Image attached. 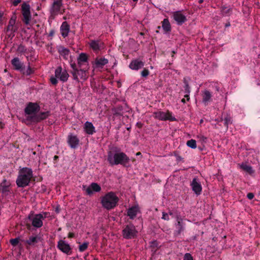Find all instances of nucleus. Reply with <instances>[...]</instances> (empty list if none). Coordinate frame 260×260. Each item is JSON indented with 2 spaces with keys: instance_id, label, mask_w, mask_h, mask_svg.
<instances>
[{
  "instance_id": "nucleus-17",
  "label": "nucleus",
  "mask_w": 260,
  "mask_h": 260,
  "mask_svg": "<svg viewBox=\"0 0 260 260\" xmlns=\"http://www.w3.org/2000/svg\"><path fill=\"white\" fill-rule=\"evenodd\" d=\"M140 213L138 206H135L129 208L127 211V215L131 219H134Z\"/></svg>"
},
{
  "instance_id": "nucleus-26",
  "label": "nucleus",
  "mask_w": 260,
  "mask_h": 260,
  "mask_svg": "<svg viewBox=\"0 0 260 260\" xmlns=\"http://www.w3.org/2000/svg\"><path fill=\"white\" fill-rule=\"evenodd\" d=\"M239 167L241 169L250 174H252L254 172L252 167L245 163L239 165Z\"/></svg>"
},
{
  "instance_id": "nucleus-18",
  "label": "nucleus",
  "mask_w": 260,
  "mask_h": 260,
  "mask_svg": "<svg viewBox=\"0 0 260 260\" xmlns=\"http://www.w3.org/2000/svg\"><path fill=\"white\" fill-rule=\"evenodd\" d=\"M191 185L193 191L197 194H200L202 188L200 183L196 178L193 179Z\"/></svg>"
},
{
  "instance_id": "nucleus-29",
  "label": "nucleus",
  "mask_w": 260,
  "mask_h": 260,
  "mask_svg": "<svg viewBox=\"0 0 260 260\" xmlns=\"http://www.w3.org/2000/svg\"><path fill=\"white\" fill-rule=\"evenodd\" d=\"M59 52L64 58H67L68 57L69 53V51L68 49L63 47H60L59 49Z\"/></svg>"
},
{
  "instance_id": "nucleus-42",
  "label": "nucleus",
  "mask_w": 260,
  "mask_h": 260,
  "mask_svg": "<svg viewBox=\"0 0 260 260\" xmlns=\"http://www.w3.org/2000/svg\"><path fill=\"white\" fill-rule=\"evenodd\" d=\"M247 197L249 200H251L253 198L254 194L252 193H248Z\"/></svg>"
},
{
  "instance_id": "nucleus-38",
  "label": "nucleus",
  "mask_w": 260,
  "mask_h": 260,
  "mask_svg": "<svg viewBox=\"0 0 260 260\" xmlns=\"http://www.w3.org/2000/svg\"><path fill=\"white\" fill-rule=\"evenodd\" d=\"M172 213H170V214H168L165 212H162V219L166 220H169L170 219L169 218V215H172Z\"/></svg>"
},
{
  "instance_id": "nucleus-7",
  "label": "nucleus",
  "mask_w": 260,
  "mask_h": 260,
  "mask_svg": "<svg viewBox=\"0 0 260 260\" xmlns=\"http://www.w3.org/2000/svg\"><path fill=\"white\" fill-rule=\"evenodd\" d=\"M22 12L24 17L23 21L26 25H28L31 19L29 5L26 3L23 4L22 5Z\"/></svg>"
},
{
  "instance_id": "nucleus-47",
  "label": "nucleus",
  "mask_w": 260,
  "mask_h": 260,
  "mask_svg": "<svg viewBox=\"0 0 260 260\" xmlns=\"http://www.w3.org/2000/svg\"><path fill=\"white\" fill-rule=\"evenodd\" d=\"M182 102H183V103H185V99H183L182 100Z\"/></svg>"
},
{
  "instance_id": "nucleus-3",
  "label": "nucleus",
  "mask_w": 260,
  "mask_h": 260,
  "mask_svg": "<svg viewBox=\"0 0 260 260\" xmlns=\"http://www.w3.org/2000/svg\"><path fill=\"white\" fill-rule=\"evenodd\" d=\"M32 177V171L30 169L23 168L19 172L16 180L17 185L19 187H24L28 185Z\"/></svg>"
},
{
  "instance_id": "nucleus-28",
  "label": "nucleus",
  "mask_w": 260,
  "mask_h": 260,
  "mask_svg": "<svg viewBox=\"0 0 260 260\" xmlns=\"http://www.w3.org/2000/svg\"><path fill=\"white\" fill-rule=\"evenodd\" d=\"M78 62L80 66H81L84 63L87 64L86 55L84 53L80 54L78 58Z\"/></svg>"
},
{
  "instance_id": "nucleus-33",
  "label": "nucleus",
  "mask_w": 260,
  "mask_h": 260,
  "mask_svg": "<svg viewBox=\"0 0 260 260\" xmlns=\"http://www.w3.org/2000/svg\"><path fill=\"white\" fill-rule=\"evenodd\" d=\"M184 90H185V95L184 97L187 99V100H189V94L190 93V89L188 85L187 84H185V86H184Z\"/></svg>"
},
{
  "instance_id": "nucleus-46",
  "label": "nucleus",
  "mask_w": 260,
  "mask_h": 260,
  "mask_svg": "<svg viewBox=\"0 0 260 260\" xmlns=\"http://www.w3.org/2000/svg\"><path fill=\"white\" fill-rule=\"evenodd\" d=\"M68 236L69 238H72L74 236V234L73 233H70Z\"/></svg>"
},
{
  "instance_id": "nucleus-4",
  "label": "nucleus",
  "mask_w": 260,
  "mask_h": 260,
  "mask_svg": "<svg viewBox=\"0 0 260 260\" xmlns=\"http://www.w3.org/2000/svg\"><path fill=\"white\" fill-rule=\"evenodd\" d=\"M39 107L37 104L29 103L25 109L26 123L28 124L30 122H37V112Z\"/></svg>"
},
{
  "instance_id": "nucleus-15",
  "label": "nucleus",
  "mask_w": 260,
  "mask_h": 260,
  "mask_svg": "<svg viewBox=\"0 0 260 260\" xmlns=\"http://www.w3.org/2000/svg\"><path fill=\"white\" fill-rule=\"evenodd\" d=\"M68 143L72 148H76L79 145V140L77 136L70 134L68 137Z\"/></svg>"
},
{
  "instance_id": "nucleus-25",
  "label": "nucleus",
  "mask_w": 260,
  "mask_h": 260,
  "mask_svg": "<svg viewBox=\"0 0 260 260\" xmlns=\"http://www.w3.org/2000/svg\"><path fill=\"white\" fill-rule=\"evenodd\" d=\"M203 102L207 105L210 101L211 99V94L208 90H205L202 93Z\"/></svg>"
},
{
  "instance_id": "nucleus-27",
  "label": "nucleus",
  "mask_w": 260,
  "mask_h": 260,
  "mask_svg": "<svg viewBox=\"0 0 260 260\" xmlns=\"http://www.w3.org/2000/svg\"><path fill=\"white\" fill-rule=\"evenodd\" d=\"M162 27L166 31H169L171 30V25L168 19H165L162 23Z\"/></svg>"
},
{
  "instance_id": "nucleus-5",
  "label": "nucleus",
  "mask_w": 260,
  "mask_h": 260,
  "mask_svg": "<svg viewBox=\"0 0 260 260\" xmlns=\"http://www.w3.org/2000/svg\"><path fill=\"white\" fill-rule=\"evenodd\" d=\"M137 234V231L133 225H127L122 231L123 237L125 239H132Z\"/></svg>"
},
{
  "instance_id": "nucleus-13",
  "label": "nucleus",
  "mask_w": 260,
  "mask_h": 260,
  "mask_svg": "<svg viewBox=\"0 0 260 260\" xmlns=\"http://www.w3.org/2000/svg\"><path fill=\"white\" fill-rule=\"evenodd\" d=\"M63 11V9L62 7V3L61 0H56L55 1L52 5L51 12L52 15H56L58 14L62 13Z\"/></svg>"
},
{
  "instance_id": "nucleus-44",
  "label": "nucleus",
  "mask_w": 260,
  "mask_h": 260,
  "mask_svg": "<svg viewBox=\"0 0 260 260\" xmlns=\"http://www.w3.org/2000/svg\"><path fill=\"white\" fill-rule=\"evenodd\" d=\"M21 0H14L13 1V5L14 6H17L19 3L21 2Z\"/></svg>"
},
{
  "instance_id": "nucleus-12",
  "label": "nucleus",
  "mask_w": 260,
  "mask_h": 260,
  "mask_svg": "<svg viewBox=\"0 0 260 260\" xmlns=\"http://www.w3.org/2000/svg\"><path fill=\"white\" fill-rule=\"evenodd\" d=\"M83 188L86 193L88 195H91L94 192H99L101 190V186L96 183H92L89 186H83Z\"/></svg>"
},
{
  "instance_id": "nucleus-22",
  "label": "nucleus",
  "mask_w": 260,
  "mask_h": 260,
  "mask_svg": "<svg viewBox=\"0 0 260 260\" xmlns=\"http://www.w3.org/2000/svg\"><path fill=\"white\" fill-rule=\"evenodd\" d=\"M60 32L62 37H66L70 31V26L67 22H63L60 26Z\"/></svg>"
},
{
  "instance_id": "nucleus-8",
  "label": "nucleus",
  "mask_w": 260,
  "mask_h": 260,
  "mask_svg": "<svg viewBox=\"0 0 260 260\" xmlns=\"http://www.w3.org/2000/svg\"><path fill=\"white\" fill-rule=\"evenodd\" d=\"M46 213L35 215L31 219L32 225L36 228L41 227L43 225V220L46 218Z\"/></svg>"
},
{
  "instance_id": "nucleus-1",
  "label": "nucleus",
  "mask_w": 260,
  "mask_h": 260,
  "mask_svg": "<svg viewBox=\"0 0 260 260\" xmlns=\"http://www.w3.org/2000/svg\"><path fill=\"white\" fill-rule=\"evenodd\" d=\"M119 198L113 191H109L101 197V204L103 208L110 210L114 209L118 204Z\"/></svg>"
},
{
  "instance_id": "nucleus-39",
  "label": "nucleus",
  "mask_w": 260,
  "mask_h": 260,
  "mask_svg": "<svg viewBox=\"0 0 260 260\" xmlns=\"http://www.w3.org/2000/svg\"><path fill=\"white\" fill-rule=\"evenodd\" d=\"M183 260H193V258L189 253H186L184 255Z\"/></svg>"
},
{
  "instance_id": "nucleus-16",
  "label": "nucleus",
  "mask_w": 260,
  "mask_h": 260,
  "mask_svg": "<svg viewBox=\"0 0 260 260\" xmlns=\"http://www.w3.org/2000/svg\"><path fill=\"white\" fill-rule=\"evenodd\" d=\"M107 59L104 57H98L93 63V67L96 68H102L104 66L108 63Z\"/></svg>"
},
{
  "instance_id": "nucleus-43",
  "label": "nucleus",
  "mask_w": 260,
  "mask_h": 260,
  "mask_svg": "<svg viewBox=\"0 0 260 260\" xmlns=\"http://www.w3.org/2000/svg\"><path fill=\"white\" fill-rule=\"evenodd\" d=\"M15 19H13L12 18L10 20L9 24V25H12V26H15Z\"/></svg>"
},
{
  "instance_id": "nucleus-11",
  "label": "nucleus",
  "mask_w": 260,
  "mask_h": 260,
  "mask_svg": "<svg viewBox=\"0 0 260 260\" xmlns=\"http://www.w3.org/2000/svg\"><path fill=\"white\" fill-rule=\"evenodd\" d=\"M154 117L161 120H174L175 118L173 117L171 114L169 112H165L162 111H158L154 113Z\"/></svg>"
},
{
  "instance_id": "nucleus-23",
  "label": "nucleus",
  "mask_w": 260,
  "mask_h": 260,
  "mask_svg": "<svg viewBox=\"0 0 260 260\" xmlns=\"http://www.w3.org/2000/svg\"><path fill=\"white\" fill-rule=\"evenodd\" d=\"M90 47L94 51H98L103 48V44L102 42L97 41H91L89 43Z\"/></svg>"
},
{
  "instance_id": "nucleus-32",
  "label": "nucleus",
  "mask_w": 260,
  "mask_h": 260,
  "mask_svg": "<svg viewBox=\"0 0 260 260\" xmlns=\"http://www.w3.org/2000/svg\"><path fill=\"white\" fill-rule=\"evenodd\" d=\"M39 238L37 236L30 237L27 240V242L28 244H32L38 242Z\"/></svg>"
},
{
  "instance_id": "nucleus-41",
  "label": "nucleus",
  "mask_w": 260,
  "mask_h": 260,
  "mask_svg": "<svg viewBox=\"0 0 260 260\" xmlns=\"http://www.w3.org/2000/svg\"><path fill=\"white\" fill-rule=\"evenodd\" d=\"M56 77H51L50 78V81L51 82L52 84H54V85H55L56 84H57V80L56 79Z\"/></svg>"
},
{
  "instance_id": "nucleus-30",
  "label": "nucleus",
  "mask_w": 260,
  "mask_h": 260,
  "mask_svg": "<svg viewBox=\"0 0 260 260\" xmlns=\"http://www.w3.org/2000/svg\"><path fill=\"white\" fill-rule=\"evenodd\" d=\"M186 145L192 149H195L197 148L196 141L193 139L188 141L186 143Z\"/></svg>"
},
{
  "instance_id": "nucleus-9",
  "label": "nucleus",
  "mask_w": 260,
  "mask_h": 260,
  "mask_svg": "<svg viewBox=\"0 0 260 260\" xmlns=\"http://www.w3.org/2000/svg\"><path fill=\"white\" fill-rule=\"evenodd\" d=\"M173 18L178 25L182 24L187 20L185 15L181 11L173 12Z\"/></svg>"
},
{
  "instance_id": "nucleus-14",
  "label": "nucleus",
  "mask_w": 260,
  "mask_h": 260,
  "mask_svg": "<svg viewBox=\"0 0 260 260\" xmlns=\"http://www.w3.org/2000/svg\"><path fill=\"white\" fill-rule=\"evenodd\" d=\"M55 76L63 82L67 81L69 76L66 70L62 71L61 68L60 67L55 70Z\"/></svg>"
},
{
  "instance_id": "nucleus-21",
  "label": "nucleus",
  "mask_w": 260,
  "mask_h": 260,
  "mask_svg": "<svg viewBox=\"0 0 260 260\" xmlns=\"http://www.w3.org/2000/svg\"><path fill=\"white\" fill-rule=\"evenodd\" d=\"M11 63L16 70L20 71L21 72L22 71L23 68V63L18 58L16 57L13 58L11 61Z\"/></svg>"
},
{
  "instance_id": "nucleus-6",
  "label": "nucleus",
  "mask_w": 260,
  "mask_h": 260,
  "mask_svg": "<svg viewBox=\"0 0 260 260\" xmlns=\"http://www.w3.org/2000/svg\"><path fill=\"white\" fill-rule=\"evenodd\" d=\"M72 67L73 69H74V66L73 64H72ZM88 68H87L86 70H76L74 69L73 72V75L74 78V79L79 81V79H81L83 80H85L87 78V75L86 73V71H87Z\"/></svg>"
},
{
  "instance_id": "nucleus-37",
  "label": "nucleus",
  "mask_w": 260,
  "mask_h": 260,
  "mask_svg": "<svg viewBox=\"0 0 260 260\" xmlns=\"http://www.w3.org/2000/svg\"><path fill=\"white\" fill-rule=\"evenodd\" d=\"M19 239L18 238H15V239H11L10 240V243L13 246H15L18 244V243H19Z\"/></svg>"
},
{
  "instance_id": "nucleus-31",
  "label": "nucleus",
  "mask_w": 260,
  "mask_h": 260,
  "mask_svg": "<svg viewBox=\"0 0 260 260\" xmlns=\"http://www.w3.org/2000/svg\"><path fill=\"white\" fill-rule=\"evenodd\" d=\"M49 113L48 111L45 112H43V113H41L39 115H37V121H38L40 120L45 119L49 116Z\"/></svg>"
},
{
  "instance_id": "nucleus-34",
  "label": "nucleus",
  "mask_w": 260,
  "mask_h": 260,
  "mask_svg": "<svg viewBox=\"0 0 260 260\" xmlns=\"http://www.w3.org/2000/svg\"><path fill=\"white\" fill-rule=\"evenodd\" d=\"M21 72L24 74L29 75L32 73V71L29 67H28L26 69L23 68Z\"/></svg>"
},
{
  "instance_id": "nucleus-20",
  "label": "nucleus",
  "mask_w": 260,
  "mask_h": 260,
  "mask_svg": "<svg viewBox=\"0 0 260 260\" xmlns=\"http://www.w3.org/2000/svg\"><path fill=\"white\" fill-rule=\"evenodd\" d=\"M84 132L88 135H92L95 132V129L93 124L89 121H86L83 126Z\"/></svg>"
},
{
  "instance_id": "nucleus-45",
  "label": "nucleus",
  "mask_w": 260,
  "mask_h": 260,
  "mask_svg": "<svg viewBox=\"0 0 260 260\" xmlns=\"http://www.w3.org/2000/svg\"><path fill=\"white\" fill-rule=\"evenodd\" d=\"M4 127V124L0 121V129H2Z\"/></svg>"
},
{
  "instance_id": "nucleus-48",
  "label": "nucleus",
  "mask_w": 260,
  "mask_h": 260,
  "mask_svg": "<svg viewBox=\"0 0 260 260\" xmlns=\"http://www.w3.org/2000/svg\"><path fill=\"white\" fill-rule=\"evenodd\" d=\"M140 154H141V153H140V152H138V153H137V155H140Z\"/></svg>"
},
{
  "instance_id": "nucleus-35",
  "label": "nucleus",
  "mask_w": 260,
  "mask_h": 260,
  "mask_svg": "<svg viewBox=\"0 0 260 260\" xmlns=\"http://www.w3.org/2000/svg\"><path fill=\"white\" fill-rule=\"evenodd\" d=\"M17 29L15 26H12V25H9L7 27V31L10 32V35H12Z\"/></svg>"
},
{
  "instance_id": "nucleus-2",
  "label": "nucleus",
  "mask_w": 260,
  "mask_h": 260,
  "mask_svg": "<svg viewBox=\"0 0 260 260\" xmlns=\"http://www.w3.org/2000/svg\"><path fill=\"white\" fill-rule=\"evenodd\" d=\"M108 160L111 165H126L129 161V157L123 152L108 153Z\"/></svg>"
},
{
  "instance_id": "nucleus-24",
  "label": "nucleus",
  "mask_w": 260,
  "mask_h": 260,
  "mask_svg": "<svg viewBox=\"0 0 260 260\" xmlns=\"http://www.w3.org/2000/svg\"><path fill=\"white\" fill-rule=\"evenodd\" d=\"M177 223L176 224V228L177 229V232L178 234H180L184 229V224L183 223V219L178 217L177 218Z\"/></svg>"
},
{
  "instance_id": "nucleus-10",
  "label": "nucleus",
  "mask_w": 260,
  "mask_h": 260,
  "mask_svg": "<svg viewBox=\"0 0 260 260\" xmlns=\"http://www.w3.org/2000/svg\"><path fill=\"white\" fill-rule=\"evenodd\" d=\"M57 248L62 252L70 254L71 253V248L69 243L63 240H60L57 243Z\"/></svg>"
},
{
  "instance_id": "nucleus-49",
  "label": "nucleus",
  "mask_w": 260,
  "mask_h": 260,
  "mask_svg": "<svg viewBox=\"0 0 260 260\" xmlns=\"http://www.w3.org/2000/svg\"><path fill=\"white\" fill-rule=\"evenodd\" d=\"M134 2H137L138 0H133Z\"/></svg>"
},
{
  "instance_id": "nucleus-40",
  "label": "nucleus",
  "mask_w": 260,
  "mask_h": 260,
  "mask_svg": "<svg viewBox=\"0 0 260 260\" xmlns=\"http://www.w3.org/2000/svg\"><path fill=\"white\" fill-rule=\"evenodd\" d=\"M149 72L147 69H144L141 72V75L143 77H146L148 75Z\"/></svg>"
},
{
  "instance_id": "nucleus-36",
  "label": "nucleus",
  "mask_w": 260,
  "mask_h": 260,
  "mask_svg": "<svg viewBox=\"0 0 260 260\" xmlns=\"http://www.w3.org/2000/svg\"><path fill=\"white\" fill-rule=\"evenodd\" d=\"M87 247H88V243H84L80 245L79 250L80 251H83L87 249Z\"/></svg>"
},
{
  "instance_id": "nucleus-19",
  "label": "nucleus",
  "mask_w": 260,
  "mask_h": 260,
  "mask_svg": "<svg viewBox=\"0 0 260 260\" xmlns=\"http://www.w3.org/2000/svg\"><path fill=\"white\" fill-rule=\"evenodd\" d=\"M144 65V63L139 59H134L131 61L129 67L133 70H138L142 68Z\"/></svg>"
}]
</instances>
